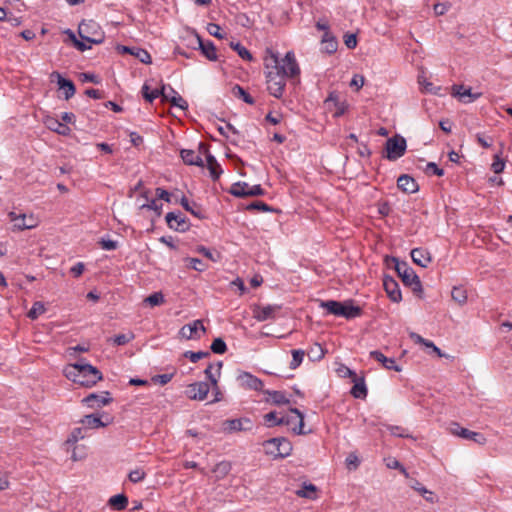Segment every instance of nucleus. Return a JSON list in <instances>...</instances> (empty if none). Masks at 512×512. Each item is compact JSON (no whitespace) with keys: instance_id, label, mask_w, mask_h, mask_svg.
<instances>
[{"instance_id":"1","label":"nucleus","mask_w":512,"mask_h":512,"mask_svg":"<svg viewBox=\"0 0 512 512\" xmlns=\"http://www.w3.org/2000/svg\"><path fill=\"white\" fill-rule=\"evenodd\" d=\"M263 66L267 90L277 99L282 98L285 92L286 80H290L294 85L300 83L301 69L292 50L286 52L285 56L280 59L276 50L267 47Z\"/></svg>"},{"instance_id":"2","label":"nucleus","mask_w":512,"mask_h":512,"mask_svg":"<svg viewBox=\"0 0 512 512\" xmlns=\"http://www.w3.org/2000/svg\"><path fill=\"white\" fill-rule=\"evenodd\" d=\"M65 376L74 383L84 387H92L103 378L101 371L91 364L86 363L84 359L70 364L65 369Z\"/></svg>"},{"instance_id":"3","label":"nucleus","mask_w":512,"mask_h":512,"mask_svg":"<svg viewBox=\"0 0 512 512\" xmlns=\"http://www.w3.org/2000/svg\"><path fill=\"white\" fill-rule=\"evenodd\" d=\"M320 307L326 309L329 314L344 317L348 320L360 317L363 313L360 306L353 304V300L344 302L336 300L321 301Z\"/></svg>"},{"instance_id":"4","label":"nucleus","mask_w":512,"mask_h":512,"mask_svg":"<svg viewBox=\"0 0 512 512\" xmlns=\"http://www.w3.org/2000/svg\"><path fill=\"white\" fill-rule=\"evenodd\" d=\"M392 261L395 262V270L398 276L401 278L403 284L412 289L413 293L419 297H422L423 287L419 276L415 273L407 262L399 261L397 258L392 257Z\"/></svg>"},{"instance_id":"5","label":"nucleus","mask_w":512,"mask_h":512,"mask_svg":"<svg viewBox=\"0 0 512 512\" xmlns=\"http://www.w3.org/2000/svg\"><path fill=\"white\" fill-rule=\"evenodd\" d=\"M263 445L266 448V453L275 458H286L292 452L291 442L284 437L268 439Z\"/></svg>"},{"instance_id":"6","label":"nucleus","mask_w":512,"mask_h":512,"mask_svg":"<svg viewBox=\"0 0 512 512\" xmlns=\"http://www.w3.org/2000/svg\"><path fill=\"white\" fill-rule=\"evenodd\" d=\"M407 148L406 139L400 135H395L388 138L385 144L386 158L390 161H395L402 157Z\"/></svg>"},{"instance_id":"7","label":"nucleus","mask_w":512,"mask_h":512,"mask_svg":"<svg viewBox=\"0 0 512 512\" xmlns=\"http://www.w3.org/2000/svg\"><path fill=\"white\" fill-rule=\"evenodd\" d=\"M253 427L249 418L226 419L222 422V431L227 434L235 432L248 431Z\"/></svg>"},{"instance_id":"8","label":"nucleus","mask_w":512,"mask_h":512,"mask_svg":"<svg viewBox=\"0 0 512 512\" xmlns=\"http://www.w3.org/2000/svg\"><path fill=\"white\" fill-rule=\"evenodd\" d=\"M165 220L170 229L178 232H186L190 229L189 220L180 212H168Z\"/></svg>"},{"instance_id":"9","label":"nucleus","mask_w":512,"mask_h":512,"mask_svg":"<svg viewBox=\"0 0 512 512\" xmlns=\"http://www.w3.org/2000/svg\"><path fill=\"white\" fill-rule=\"evenodd\" d=\"M450 431L453 435L459 436L467 440H472L480 445H484L486 443V438L482 433L474 432L469 429L463 428L458 423H452Z\"/></svg>"},{"instance_id":"10","label":"nucleus","mask_w":512,"mask_h":512,"mask_svg":"<svg viewBox=\"0 0 512 512\" xmlns=\"http://www.w3.org/2000/svg\"><path fill=\"white\" fill-rule=\"evenodd\" d=\"M205 331L206 328L204 327L202 320L197 319L192 321L191 323L184 325L179 330V335L187 340L200 339V332L203 334L205 333Z\"/></svg>"},{"instance_id":"11","label":"nucleus","mask_w":512,"mask_h":512,"mask_svg":"<svg viewBox=\"0 0 512 512\" xmlns=\"http://www.w3.org/2000/svg\"><path fill=\"white\" fill-rule=\"evenodd\" d=\"M210 391V385L204 381L194 382L188 385L186 396L191 400L203 401Z\"/></svg>"},{"instance_id":"12","label":"nucleus","mask_w":512,"mask_h":512,"mask_svg":"<svg viewBox=\"0 0 512 512\" xmlns=\"http://www.w3.org/2000/svg\"><path fill=\"white\" fill-rule=\"evenodd\" d=\"M290 412L295 414V417L289 416V415L281 416L279 418V420H277V422H275V424L289 426L292 423H294V421L297 418L298 419V426L294 427L293 431L297 435L305 434V432L303 431V427H304V415H303V413L298 408H290Z\"/></svg>"},{"instance_id":"13","label":"nucleus","mask_w":512,"mask_h":512,"mask_svg":"<svg viewBox=\"0 0 512 512\" xmlns=\"http://www.w3.org/2000/svg\"><path fill=\"white\" fill-rule=\"evenodd\" d=\"M112 421H113L112 417H110L106 413H103L102 415H98V414L85 415L80 420V423L85 425L87 428L97 429V428L108 426L110 423H112Z\"/></svg>"},{"instance_id":"14","label":"nucleus","mask_w":512,"mask_h":512,"mask_svg":"<svg viewBox=\"0 0 512 512\" xmlns=\"http://www.w3.org/2000/svg\"><path fill=\"white\" fill-rule=\"evenodd\" d=\"M237 381L242 388L254 391H261L264 386L263 381L260 378L245 371L238 374Z\"/></svg>"},{"instance_id":"15","label":"nucleus","mask_w":512,"mask_h":512,"mask_svg":"<svg viewBox=\"0 0 512 512\" xmlns=\"http://www.w3.org/2000/svg\"><path fill=\"white\" fill-rule=\"evenodd\" d=\"M51 80H56L58 88L63 91L64 99L69 100L76 92L75 84L72 80L64 78L61 73L53 71L50 75Z\"/></svg>"},{"instance_id":"16","label":"nucleus","mask_w":512,"mask_h":512,"mask_svg":"<svg viewBox=\"0 0 512 512\" xmlns=\"http://www.w3.org/2000/svg\"><path fill=\"white\" fill-rule=\"evenodd\" d=\"M452 95L457 97L461 102L468 104L472 103L475 100L479 99L482 96L481 92H472L470 87H466L464 85H453L452 86Z\"/></svg>"},{"instance_id":"17","label":"nucleus","mask_w":512,"mask_h":512,"mask_svg":"<svg viewBox=\"0 0 512 512\" xmlns=\"http://www.w3.org/2000/svg\"><path fill=\"white\" fill-rule=\"evenodd\" d=\"M180 39L181 44L177 45L175 51L185 57H189V55L183 50L182 46L192 50H198V47L202 45V37L200 34H184Z\"/></svg>"},{"instance_id":"18","label":"nucleus","mask_w":512,"mask_h":512,"mask_svg":"<svg viewBox=\"0 0 512 512\" xmlns=\"http://www.w3.org/2000/svg\"><path fill=\"white\" fill-rule=\"evenodd\" d=\"M113 401L110 392L104 391L101 394L90 393L85 398H83L82 402L85 403L90 408H101L110 404Z\"/></svg>"},{"instance_id":"19","label":"nucleus","mask_w":512,"mask_h":512,"mask_svg":"<svg viewBox=\"0 0 512 512\" xmlns=\"http://www.w3.org/2000/svg\"><path fill=\"white\" fill-rule=\"evenodd\" d=\"M116 50L122 54H131L135 58H137L143 64H151L152 58L151 55L142 48L136 46H125V45H117Z\"/></svg>"},{"instance_id":"20","label":"nucleus","mask_w":512,"mask_h":512,"mask_svg":"<svg viewBox=\"0 0 512 512\" xmlns=\"http://www.w3.org/2000/svg\"><path fill=\"white\" fill-rule=\"evenodd\" d=\"M10 219L14 222V226L19 230L32 229L38 224L37 218L33 215L26 214L17 215L15 212L9 213Z\"/></svg>"},{"instance_id":"21","label":"nucleus","mask_w":512,"mask_h":512,"mask_svg":"<svg viewBox=\"0 0 512 512\" xmlns=\"http://www.w3.org/2000/svg\"><path fill=\"white\" fill-rule=\"evenodd\" d=\"M383 286L391 301L399 303L402 300L399 284L393 277L387 275L384 276Z\"/></svg>"},{"instance_id":"22","label":"nucleus","mask_w":512,"mask_h":512,"mask_svg":"<svg viewBox=\"0 0 512 512\" xmlns=\"http://www.w3.org/2000/svg\"><path fill=\"white\" fill-rule=\"evenodd\" d=\"M397 187L404 193L413 194L419 190L416 180L408 174H402L397 179Z\"/></svg>"},{"instance_id":"23","label":"nucleus","mask_w":512,"mask_h":512,"mask_svg":"<svg viewBox=\"0 0 512 512\" xmlns=\"http://www.w3.org/2000/svg\"><path fill=\"white\" fill-rule=\"evenodd\" d=\"M370 357L374 360L380 362L382 366L387 370H394L396 372H400L402 370L401 366L396 364L394 358L386 357L381 351L373 350L369 353Z\"/></svg>"},{"instance_id":"24","label":"nucleus","mask_w":512,"mask_h":512,"mask_svg":"<svg viewBox=\"0 0 512 512\" xmlns=\"http://www.w3.org/2000/svg\"><path fill=\"white\" fill-rule=\"evenodd\" d=\"M410 255L413 262L423 268H426L432 261L430 252L424 248H414Z\"/></svg>"},{"instance_id":"25","label":"nucleus","mask_w":512,"mask_h":512,"mask_svg":"<svg viewBox=\"0 0 512 512\" xmlns=\"http://www.w3.org/2000/svg\"><path fill=\"white\" fill-rule=\"evenodd\" d=\"M44 124L49 130L56 132L59 135L67 136L71 133V129L67 126V124L62 123L60 120L54 117H46Z\"/></svg>"},{"instance_id":"26","label":"nucleus","mask_w":512,"mask_h":512,"mask_svg":"<svg viewBox=\"0 0 512 512\" xmlns=\"http://www.w3.org/2000/svg\"><path fill=\"white\" fill-rule=\"evenodd\" d=\"M280 309L277 305H267L263 307H259L256 311H254V317L258 321H266L270 319H274L276 312Z\"/></svg>"},{"instance_id":"27","label":"nucleus","mask_w":512,"mask_h":512,"mask_svg":"<svg viewBox=\"0 0 512 512\" xmlns=\"http://www.w3.org/2000/svg\"><path fill=\"white\" fill-rule=\"evenodd\" d=\"M180 155L185 164L204 167V161L201 155L197 154L194 150L182 149Z\"/></svg>"},{"instance_id":"28","label":"nucleus","mask_w":512,"mask_h":512,"mask_svg":"<svg viewBox=\"0 0 512 512\" xmlns=\"http://www.w3.org/2000/svg\"><path fill=\"white\" fill-rule=\"evenodd\" d=\"M78 34H67L64 38V43L69 46H74L77 50L84 52L87 49L91 48V44H89L85 39H78Z\"/></svg>"},{"instance_id":"29","label":"nucleus","mask_w":512,"mask_h":512,"mask_svg":"<svg viewBox=\"0 0 512 512\" xmlns=\"http://www.w3.org/2000/svg\"><path fill=\"white\" fill-rule=\"evenodd\" d=\"M206 164H207V168L210 172L211 178L214 181L218 180L220 178L221 174L223 173V170L221 168V165L218 163V161L212 154H207Z\"/></svg>"},{"instance_id":"30","label":"nucleus","mask_w":512,"mask_h":512,"mask_svg":"<svg viewBox=\"0 0 512 512\" xmlns=\"http://www.w3.org/2000/svg\"><path fill=\"white\" fill-rule=\"evenodd\" d=\"M321 45L322 51L329 55L335 53L338 49V41L333 34H323Z\"/></svg>"},{"instance_id":"31","label":"nucleus","mask_w":512,"mask_h":512,"mask_svg":"<svg viewBox=\"0 0 512 512\" xmlns=\"http://www.w3.org/2000/svg\"><path fill=\"white\" fill-rule=\"evenodd\" d=\"M108 505L116 511L125 510L128 506V497L123 493L116 494L109 498Z\"/></svg>"},{"instance_id":"32","label":"nucleus","mask_w":512,"mask_h":512,"mask_svg":"<svg viewBox=\"0 0 512 512\" xmlns=\"http://www.w3.org/2000/svg\"><path fill=\"white\" fill-rule=\"evenodd\" d=\"M354 385L351 389V394L353 397L358 399H363L367 396V387L365 385V381L363 377L353 378Z\"/></svg>"},{"instance_id":"33","label":"nucleus","mask_w":512,"mask_h":512,"mask_svg":"<svg viewBox=\"0 0 512 512\" xmlns=\"http://www.w3.org/2000/svg\"><path fill=\"white\" fill-rule=\"evenodd\" d=\"M180 204L186 211L190 212L195 217L199 219L205 218L201 207L195 202L190 203L186 196H182Z\"/></svg>"},{"instance_id":"34","label":"nucleus","mask_w":512,"mask_h":512,"mask_svg":"<svg viewBox=\"0 0 512 512\" xmlns=\"http://www.w3.org/2000/svg\"><path fill=\"white\" fill-rule=\"evenodd\" d=\"M202 55L210 61L217 60V52L213 42L202 39V45L198 47Z\"/></svg>"},{"instance_id":"35","label":"nucleus","mask_w":512,"mask_h":512,"mask_svg":"<svg viewBox=\"0 0 512 512\" xmlns=\"http://www.w3.org/2000/svg\"><path fill=\"white\" fill-rule=\"evenodd\" d=\"M223 367L222 361H217L216 363H209L206 369L204 370V374L209 382H212V379H219L221 375V369Z\"/></svg>"},{"instance_id":"36","label":"nucleus","mask_w":512,"mask_h":512,"mask_svg":"<svg viewBox=\"0 0 512 512\" xmlns=\"http://www.w3.org/2000/svg\"><path fill=\"white\" fill-rule=\"evenodd\" d=\"M232 95L236 98L242 99L245 103L253 105L254 98L239 84H235L231 89Z\"/></svg>"},{"instance_id":"37","label":"nucleus","mask_w":512,"mask_h":512,"mask_svg":"<svg viewBox=\"0 0 512 512\" xmlns=\"http://www.w3.org/2000/svg\"><path fill=\"white\" fill-rule=\"evenodd\" d=\"M141 92H142L143 98L149 103H152L158 97L166 98L165 90L160 91V89H154V90L150 91V88L146 83L142 86Z\"/></svg>"},{"instance_id":"38","label":"nucleus","mask_w":512,"mask_h":512,"mask_svg":"<svg viewBox=\"0 0 512 512\" xmlns=\"http://www.w3.org/2000/svg\"><path fill=\"white\" fill-rule=\"evenodd\" d=\"M317 487L311 483H304L302 488L297 490L296 494L299 497L314 500L317 498Z\"/></svg>"},{"instance_id":"39","label":"nucleus","mask_w":512,"mask_h":512,"mask_svg":"<svg viewBox=\"0 0 512 512\" xmlns=\"http://www.w3.org/2000/svg\"><path fill=\"white\" fill-rule=\"evenodd\" d=\"M249 189H250V186L248 183L237 182L231 186L230 194H232L233 196L238 197V198L248 197Z\"/></svg>"},{"instance_id":"40","label":"nucleus","mask_w":512,"mask_h":512,"mask_svg":"<svg viewBox=\"0 0 512 512\" xmlns=\"http://www.w3.org/2000/svg\"><path fill=\"white\" fill-rule=\"evenodd\" d=\"M232 465L229 461H221L213 468V473L217 479L225 478L231 471Z\"/></svg>"},{"instance_id":"41","label":"nucleus","mask_w":512,"mask_h":512,"mask_svg":"<svg viewBox=\"0 0 512 512\" xmlns=\"http://www.w3.org/2000/svg\"><path fill=\"white\" fill-rule=\"evenodd\" d=\"M169 91L173 94L169 103L174 107H178L182 110H187V101L181 95H179V93L175 91L172 87H169Z\"/></svg>"},{"instance_id":"42","label":"nucleus","mask_w":512,"mask_h":512,"mask_svg":"<svg viewBox=\"0 0 512 512\" xmlns=\"http://www.w3.org/2000/svg\"><path fill=\"white\" fill-rule=\"evenodd\" d=\"M452 299L459 305H463L467 301V292L462 286H454L451 291Z\"/></svg>"},{"instance_id":"43","label":"nucleus","mask_w":512,"mask_h":512,"mask_svg":"<svg viewBox=\"0 0 512 512\" xmlns=\"http://www.w3.org/2000/svg\"><path fill=\"white\" fill-rule=\"evenodd\" d=\"M265 393L267 395H269L271 401L274 404L281 405V404H288L290 402L289 399L286 397L285 393L282 391L267 390Z\"/></svg>"},{"instance_id":"44","label":"nucleus","mask_w":512,"mask_h":512,"mask_svg":"<svg viewBox=\"0 0 512 512\" xmlns=\"http://www.w3.org/2000/svg\"><path fill=\"white\" fill-rule=\"evenodd\" d=\"M291 354H292V360L290 362L289 367L294 370V369L298 368L301 365V363L303 362L305 352L302 349H295V350L291 351Z\"/></svg>"},{"instance_id":"45","label":"nucleus","mask_w":512,"mask_h":512,"mask_svg":"<svg viewBox=\"0 0 512 512\" xmlns=\"http://www.w3.org/2000/svg\"><path fill=\"white\" fill-rule=\"evenodd\" d=\"M387 429L393 436L400 438H412V435L409 433L408 429L404 427L397 425H389L387 426Z\"/></svg>"},{"instance_id":"46","label":"nucleus","mask_w":512,"mask_h":512,"mask_svg":"<svg viewBox=\"0 0 512 512\" xmlns=\"http://www.w3.org/2000/svg\"><path fill=\"white\" fill-rule=\"evenodd\" d=\"M231 47L233 50H235L237 52L239 57H241L243 60L251 61L253 59L252 54L239 42H237V43L231 42Z\"/></svg>"},{"instance_id":"47","label":"nucleus","mask_w":512,"mask_h":512,"mask_svg":"<svg viewBox=\"0 0 512 512\" xmlns=\"http://www.w3.org/2000/svg\"><path fill=\"white\" fill-rule=\"evenodd\" d=\"M45 311H46V308H45L44 304L42 302L37 301L32 305L27 316L31 320H35L39 317V315L43 314Z\"/></svg>"},{"instance_id":"48","label":"nucleus","mask_w":512,"mask_h":512,"mask_svg":"<svg viewBox=\"0 0 512 512\" xmlns=\"http://www.w3.org/2000/svg\"><path fill=\"white\" fill-rule=\"evenodd\" d=\"M219 379H212V382H210V388L212 390V394L214 396L213 400L210 401L211 404L217 403L223 400V393L220 390V387L218 385Z\"/></svg>"},{"instance_id":"49","label":"nucleus","mask_w":512,"mask_h":512,"mask_svg":"<svg viewBox=\"0 0 512 512\" xmlns=\"http://www.w3.org/2000/svg\"><path fill=\"white\" fill-rule=\"evenodd\" d=\"M197 252L211 260L212 262H218L221 258V255L218 251H211L210 249L206 248L205 246H198Z\"/></svg>"},{"instance_id":"50","label":"nucleus","mask_w":512,"mask_h":512,"mask_svg":"<svg viewBox=\"0 0 512 512\" xmlns=\"http://www.w3.org/2000/svg\"><path fill=\"white\" fill-rule=\"evenodd\" d=\"M210 349L215 354H224L227 351V345L221 337H218L213 340Z\"/></svg>"},{"instance_id":"51","label":"nucleus","mask_w":512,"mask_h":512,"mask_svg":"<svg viewBox=\"0 0 512 512\" xmlns=\"http://www.w3.org/2000/svg\"><path fill=\"white\" fill-rule=\"evenodd\" d=\"M451 6L452 4L449 0H443L435 3L433 6V10L435 15L441 16L447 13L450 10Z\"/></svg>"},{"instance_id":"52","label":"nucleus","mask_w":512,"mask_h":512,"mask_svg":"<svg viewBox=\"0 0 512 512\" xmlns=\"http://www.w3.org/2000/svg\"><path fill=\"white\" fill-rule=\"evenodd\" d=\"M185 261L187 262L188 267L196 271L203 272L207 269V265L201 259L187 257Z\"/></svg>"},{"instance_id":"53","label":"nucleus","mask_w":512,"mask_h":512,"mask_svg":"<svg viewBox=\"0 0 512 512\" xmlns=\"http://www.w3.org/2000/svg\"><path fill=\"white\" fill-rule=\"evenodd\" d=\"M412 488L415 489L416 491H418L425 498L426 501H428L430 503H434L436 501L434 493L427 490L419 482H416V484L413 485Z\"/></svg>"},{"instance_id":"54","label":"nucleus","mask_w":512,"mask_h":512,"mask_svg":"<svg viewBox=\"0 0 512 512\" xmlns=\"http://www.w3.org/2000/svg\"><path fill=\"white\" fill-rule=\"evenodd\" d=\"M183 356L188 358L191 362L196 363L202 358H206L210 356V352L208 351H186Z\"/></svg>"},{"instance_id":"55","label":"nucleus","mask_w":512,"mask_h":512,"mask_svg":"<svg viewBox=\"0 0 512 512\" xmlns=\"http://www.w3.org/2000/svg\"><path fill=\"white\" fill-rule=\"evenodd\" d=\"M165 301L164 295L161 292H154L145 298L144 302L150 306H158Z\"/></svg>"},{"instance_id":"56","label":"nucleus","mask_w":512,"mask_h":512,"mask_svg":"<svg viewBox=\"0 0 512 512\" xmlns=\"http://www.w3.org/2000/svg\"><path fill=\"white\" fill-rule=\"evenodd\" d=\"M134 338L135 335L133 332H129L126 334H118L113 338V343L117 346H123L131 342Z\"/></svg>"},{"instance_id":"57","label":"nucleus","mask_w":512,"mask_h":512,"mask_svg":"<svg viewBox=\"0 0 512 512\" xmlns=\"http://www.w3.org/2000/svg\"><path fill=\"white\" fill-rule=\"evenodd\" d=\"M308 357L313 361L320 360L321 358H323L324 350L322 346L320 344H315L314 347H312L308 351Z\"/></svg>"},{"instance_id":"58","label":"nucleus","mask_w":512,"mask_h":512,"mask_svg":"<svg viewBox=\"0 0 512 512\" xmlns=\"http://www.w3.org/2000/svg\"><path fill=\"white\" fill-rule=\"evenodd\" d=\"M98 24L93 20L82 21L78 26L77 32H96L98 30Z\"/></svg>"},{"instance_id":"59","label":"nucleus","mask_w":512,"mask_h":512,"mask_svg":"<svg viewBox=\"0 0 512 512\" xmlns=\"http://www.w3.org/2000/svg\"><path fill=\"white\" fill-rule=\"evenodd\" d=\"M326 101L327 102H331V101L335 102V105L337 106V111L335 112L334 115L336 117H339L345 113V109H346L345 103L339 102L336 95L330 94Z\"/></svg>"},{"instance_id":"60","label":"nucleus","mask_w":512,"mask_h":512,"mask_svg":"<svg viewBox=\"0 0 512 512\" xmlns=\"http://www.w3.org/2000/svg\"><path fill=\"white\" fill-rule=\"evenodd\" d=\"M140 208L153 210L157 216H160L162 213V204H158L155 199H151L149 203L141 205Z\"/></svg>"},{"instance_id":"61","label":"nucleus","mask_w":512,"mask_h":512,"mask_svg":"<svg viewBox=\"0 0 512 512\" xmlns=\"http://www.w3.org/2000/svg\"><path fill=\"white\" fill-rule=\"evenodd\" d=\"M145 476H146V473L144 472V470L135 469L129 473L128 478L132 483H138V482L142 481L145 478Z\"/></svg>"},{"instance_id":"62","label":"nucleus","mask_w":512,"mask_h":512,"mask_svg":"<svg viewBox=\"0 0 512 512\" xmlns=\"http://www.w3.org/2000/svg\"><path fill=\"white\" fill-rule=\"evenodd\" d=\"M85 437L83 428H74L70 434V436L67 439L68 443H76L80 439H83Z\"/></svg>"},{"instance_id":"63","label":"nucleus","mask_w":512,"mask_h":512,"mask_svg":"<svg viewBox=\"0 0 512 512\" xmlns=\"http://www.w3.org/2000/svg\"><path fill=\"white\" fill-rule=\"evenodd\" d=\"M99 245L103 250L112 251L118 248V242L111 240V239H105L102 238L99 241Z\"/></svg>"},{"instance_id":"64","label":"nucleus","mask_w":512,"mask_h":512,"mask_svg":"<svg viewBox=\"0 0 512 512\" xmlns=\"http://www.w3.org/2000/svg\"><path fill=\"white\" fill-rule=\"evenodd\" d=\"M505 162L498 156L495 155L491 169L494 173L499 174L504 170Z\"/></svg>"}]
</instances>
